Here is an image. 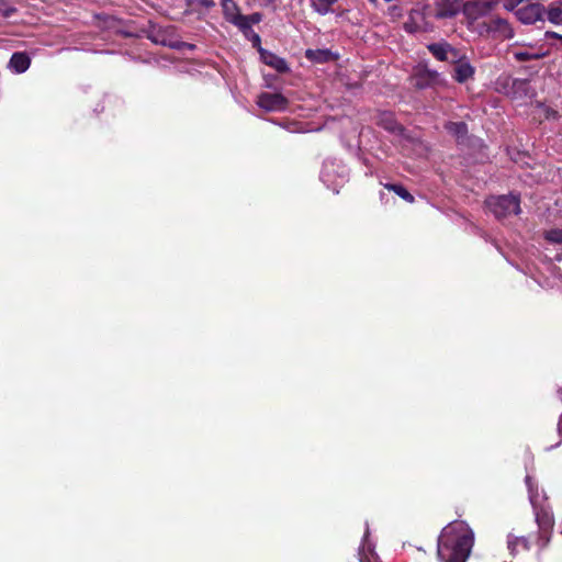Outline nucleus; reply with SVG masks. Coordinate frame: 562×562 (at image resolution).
Returning a JSON list of instances; mask_svg holds the SVG:
<instances>
[{"mask_svg": "<svg viewBox=\"0 0 562 562\" xmlns=\"http://www.w3.org/2000/svg\"><path fill=\"white\" fill-rule=\"evenodd\" d=\"M446 130L454 135L458 139L463 138L468 133V126L464 122H448L445 125Z\"/></svg>", "mask_w": 562, "mask_h": 562, "instance_id": "23", "label": "nucleus"}, {"mask_svg": "<svg viewBox=\"0 0 562 562\" xmlns=\"http://www.w3.org/2000/svg\"><path fill=\"white\" fill-rule=\"evenodd\" d=\"M427 15H429L428 12L422 11L419 9H413L409 12L408 20L404 23V30L407 33L427 31Z\"/></svg>", "mask_w": 562, "mask_h": 562, "instance_id": "12", "label": "nucleus"}, {"mask_svg": "<svg viewBox=\"0 0 562 562\" xmlns=\"http://www.w3.org/2000/svg\"><path fill=\"white\" fill-rule=\"evenodd\" d=\"M526 484H527L528 492H529L530 503L533 506L535 512H536V521L538 525V529L541 530L542 535H549V533H551L552 528H553V517L549 512H547L544 509H541V510L537 509L540 501H539V494L537 491V486H535V483H533L531 476H529V475L526 476Z\"/></svg>", "mask_w": 562, "mask_h": 562, "instance_id": "4", "label": "nucleus"}, {"mask_svg": "<svg viewBox=\"0 0 562 562\" xmlns=\"http://www.w3.org/2000/svg\"><path fill=\"white\" fill-rule=\"evenodd\" d=\"M558 116H559L558 111L552 110V109H547L546 110V117L547 119H557Z\"/></svg>", "mask_w": 562, "mask_h": 562, "instance_id": "35", "label": "nucleus"}, {"mask_svg": "<svg viewBox=\"0 0 562 562\" xmlns=\"http://www.w3.org/2000/svg\"><path fill=\"white\" fill-rule=\"evenodd\" d=\"M486 31L496 40H508L514 36V30L507 20L496 16L485 23Z\"/></svg>", "mask_w": 562, "mask_h": 562, "instance_id": "8", "label": "nucleus"}, {"mask_svg": "<svg viewBox=\"0 0 562 562\" xmlns=\"http://www.w3.org/2000/svg\"><path fill=\"white\" fill-rule=\"evenodd\" d=\"M321 180L327 188L338 193L339 188L348 180V170L335 160H326L321 171Z\"/></svg>", "mask_w": 562, "mask_h": 562, "instance_id": "2", "label": "nucleus"}, {"mask_svg": "<svg viewBox=\"0 0 562 562\" xmlns=\"http://www.w3.org/2000/svg\"><path fill=\"white\" fill-rule=\"evenodd\" d=\"M376 124L396 135H401L404 131L402 125L396 122L394 114L391 112L380 113L376 119Z\"/></svg>", "mask_w": 562, "mask_h": 562, "instance_id": "15", "label": "nucleus"}, {"mask_svg": "<svg viewBox=\"0 0 562 562\" xmlns=\"http://www.w3.org/2000/svg\"><path fill=\"white\" fill-rule=\"evenodd\" d=\"M548 19L552 23H562V2H555L549 7Z\"/></svg>", "mask_w": 562, "mask_h": 562, "instance_id": "26", "label": "nucleus"}, {"mask_svg": "<svg viewBox=\"0 0 562 562\" xmlns=\"http://www.w3.org/2000/svg\"><path fill=\"white\" fill-rule=\"evenodd\" d=\"M558 431H559V435L562 437V415L560 416V419H559Z\"/></svg>", "mask_w": 562, "mask_h": 562, "instance_id": "38", "label": "nucleus"}, {"mask_svg": "<svg viewBox=\"0 0 562 562\" xmlns=\"http://www.w3.org/2000/svg\"><path fill=\"white\" fill-rule=\"evenodd\" d=\"M221 5L223 9V15L227 22L238 27L239 22L245 21L239 7L234 0H221Z\"/></svg>", "mask_w": 562, "mask_h": 562, "instance_id": "13", "label": "nucleus"}, {"mask_svg": "<svg viewBox=\"0 0 562 562\" xmlns=\"http://www.w3.org/2000/svg\"><path fill=\"white\" fill-rule=\"evenodd\" d=\"M31 59L25 53H14L10 59L9 66L18 74H22L30 67Z\"/></svg>", "mask_w": 562, "mask_h": 562, "instance_id": "18", "label": "nucleus"}, {"mask_svg": "<svg viewBox=\"0 0 562 562\" xmlns=\"http://www.w3.org/2000/svg\"><path fill=\"white\" fill-rule=\"evenodd\" d=\"M240 32L244 34V36L247 40H249L252 43L254 47H258V49L261 48L260 47L261 38H260L259 34H257L252 29H250V31H240Z\"/></svg>", "mask_w": 562, "mask_h": 562, "instance_id": "29", "label": "nucleus"}, {"mask_svg": "<svg viewBox=\"0 0 562 562\" xmlns=\"http://www.w3.org/2000/svg\"><path fill=\"white\" fill-rule=\"evenodd\" d=\"M546 240L551 244H562V229L561 228H552L546 231L543 234Z\"/></svg>", "mask_w": 562, "mask_h": 562, "instance_id": "27", "label": "nucleus"}, {"mask_svg": "<svg viewBox=\"0 0 562 562\" xmlns=\"http://www.w3.org/2000/svg\"><path fill=\"white\" fill-rule=\"evenodd\" d=\"M514 58L517 61H526V60H532V59H540L547 55L546 52L537 50L531 52L529 49H522V50H516L513 53Z\"/></svg>", "mask_w": 562, "mask_h": 562, "instance_id": "22", "label": "nucleus"}, {"mask_svg": "<svg viewBox=\"0 0 562 562\" xmlns=\"http://www.w3.org/2000/svg\"><path fill=\"white\" fill-rule=\"evenodd\" d=\"M15 11V9L10 5L5 0H0V14L4 18H9L12 15V13Z\"/></svg>", "mask_w": 562, "mask_h": 562, "instance_id": "30", "label": "nucleus"}, {"mask_svg": "<svg viewBox=\"0 0 562 562\" xmlns=\"http://www.w3.org/2000/svg\"><path fill=\"white\" fill-rule=\"evenodd\" d=\"M552 36L558 37V38H560L562 41V35H559L557 33H552Z\"/></svg>", "mask_w": 562, "mask_h": 562, "instance_id": "39", "label": "nucleus"}, {"mask_svg": "<svg viewBox=\"0 0 562 562\" xmlns=\"http://www.w3.org/2000/svg\"><path fill=\"white\" fill-rule=\"evenodd\" d=\"M512 87L515 91L522 92L525 94H527L529 90V83L527 80L524 79H513Z\"/></svg>", "mask_w": 562, "mask_h": 562, "instance_id": "28", "label": "nucleus"}, {"mask_svg": "<svg viewBox=\"0 0 562 562\" xmlns=\"http://www.w3.org/2000/svg\"><path fill=\"white\" fill-rule=\"evenodd\" d=\"M337 0H310L311 8L321 15H326L333 11V5Z\"/></svg>", "mask_w": 562, "mask_h": 562, "instance_id": "21", "label": "nucleus"}, {"mask_svg": "<svg viewBox=\"0 0 562 562\" xmlns=\"http://www.w3.org/2000/svg\"><path fill=\"white\" fill-rule=\"evenodd\" d=\"M387 14L396 20V19H400L402 15H403V10L400 5H391L389 9H387Z\"/></svg>", "mask_w": 562, "mask_h": 562, "instance_id": "32", "label": "nucleus"}, {"mask_svg": "<svg viewBox=\"0 0 562 562\" xmlns=\"http://www.w3.org/2000/svg\"><path fill=\"white\" fill-rule=\"evenodd\" d=\"M305 57L313 63H328L335 60L337 55L333 53L330 49H307L305 52Z\"/></svg>", "mask_w": 562, "mask_h": 562, "instance_id": "17", "label": "nucleus"}, {"mask_svg": "<svg viewBox=\"0 0 562 562\" xmlns=\"http://www.w3.org/2000/svg\"><path fill=\"white\" fill-rule=\"evenodd\" d=\"M550 536L551 533L549 535H542L541 533V530L539 529L538 530V539H537V543L538 546L540 547V549H543L550 541Z\"/></svg>", "mask_w": 562, "mask_h": 562, "instance_id": "33", "label": "nucleus"}, {"mask_svg": "<svg viewBox=\"0 0 562 562\" xmlns=\"http://www.w3.org/2000/svg\"><path fill=\"white\" fill-rule=\"evenodd\" d=\"M369 527H366L363 542L359 548V560L360 562H371V558H374L372 546L368 542Z\"/></svg>", "mask_w": 562, "mask_h": 562, "instance_id": "20", "label": "nucleus"}, {"mask_svg": "<svg viewBox=\"0 0 562 562\" xmlns=\"http://www.w3.org/2000/svg\"><path fill=\"white\" fill-rule=\"evenodd\" d=\"M544 8L539 3H530L515 11L517 19L524 24H532L542 19Z\"/></svg>", "mask_w": 562, "mask_h": 562, "instance_id": "10", "label": "nucleus"}, {"mask_svg": "<svg viewBox=\"0 0 562 562\" xmlns=\"http://www.w3.org/2000/svg\"><path fill=\"white\" fill-rule=\"evenodd\" d=\"M483 1L485 2V4L490 5L491 10L499 2V0H483Z\"/></svg>", "mask_w": 562, "mask_h": 562, "instance_id": "36", "label": "nucleus"}, {"mask_svg": "<svg viewBox=\"0 0 562 562\" xmlns=\"http://www.w3.org/2000/svg\"><path fill=\"white\" fill-rule=\"evenodd\" d=\"M485 204L497 218L520 213L519 198L513 194L491 196L485 201Z\"/></svg>", "mask_w": 562, "mask_h": 562, "instance_id": "3", "label": "nucleus"}, {"mask_svg": "<svg viewBox=\"0 0 562 562\" xmlns=\"http://www.w3.org/2000/svg\"><path fill=\"white\" fill-rule=\"evenodd\" d=\"M387 190L393 191L398 196H401L403 200H405L408 203L414 202V196L401 184H394V183H387L384 186Z\"/></svg>", "mask_w": 562, "mask_h": 562, "instance_id": "25", "label": "nucleus"}, {"mask_svg": "<svg viewBox=\"0 0 562 562\" xmlns=\"http://www.w3.org/2000/svg\"><path fill=\"white\" fill-rule=\"evenodd\" d=\"M522 548L524 550H530L529 539L526 537H516L513 533L507 536V548L512 555H516L519 550L518 548Z\"/></svg>", "mask_w": 562, "mask_h": 562, "instance_id": "19", "label": "nucleus"}, {"mask_svg": "<svg viewBox=\"0 0 562 562\" xmlns=\"http://www.w3.org/2000/svg\"><path fill=\"white\" fill-rule=\"evenodd\" d=\"M474 543V533L462 520L448 524L440 532L437 557L440 562H467Z\"/></svg>", "mask_w": 562, "mask_h": 562, "instance_id": "1", "label": "nucleus"}, {"mask_svg": "<svg viewBox=\"0 0 562 562\" xmlns=\"http://www.w3.org/2000/svg\"><path fill=\"white\" fill-rule=\"evenodd\" d=\"M428 50L441 61L457 63L459 60V52L446 42L429 44Z\"/></svg>", "mask_w": 562, "mask_h": 562, "instance_id": "9", "label": "nucleus"}, {"mask_svg": "<svg viewBox=\"0 0 562 562\" xmlns=\"http://www.w3.org/2000/svg\"><path fill=\"white\" fill-rule=\"evenodd\" d=\"M412 79L413 85L418 89L441 85L443 81L438 71L428 69L426 67L418 68Z\"/></svg>", "mask_w": 562, "mask_h": 562, "instance_id": "7", "label": "nucleus"}, {"mask_svg": "<svg viewBox=\"0 0 562 562\" xmlns=\"http://www.w3.org/2000/svg\"><path fill=\"white\" fill-rule=\"evenodd\" d=\"M243 19L245 21L244 22H239L238 29L240 31H250L252 24H258L259 22H261L262 14L259 13V12H255V13L249 14V15H244L243 14Z\"/></svg>", "mask_w": 562, "mask_h": 562, "instance_id": "24", "label": "nucleus"}, {"mask_svg": "<svg viewBox=\"0 0 562 562\" xmlns=\"http://www.w3.org/2000/svg\"><path fill=\"white\" fill-rule=\"evenodd\" d=\"M453 69V78L458 82H465L468 79L472 78L474 75V68L470 65L469 61H464L461 59L459 55V60L454 63Z\"/></svg>", "mask_w": 562, "mask_h": 562, "instance_id": "16", "label": "nucleus"}, {"mask_svg": "<svg viewBox=\"0 0 562 562\" xmlns=\"http://www.w3.org/2000/svg\"><path fill=\"white\" fill-rule=\"evenodd\" d=\"M524 0H506L504 3V8L507 11H516V8Z\"/></svg>", "mask_w": 562, "mask_h": 562, "instance_id": "34", "label": "nucleus"}, {"mask_svg": "<svg viewBox=\"0 0 562 562\" xmlns=\"http://www.w3.org/2000/svg\"><path fill=\"white\" fill-rule=\"evenodd\" d=\"M259 53H260L261 60L266 65L276 69L277 71L285 72L289 70L288 64L283 58L279 57L276 54L268 52L263 48H259Z\"/></svg>", "mask_w": 562, "mask_h": 562, "instance_id": "14", "label": "nucleus"}, {"mask_svg": "<svg viewBox=\"0 0 562 562\" xmlns=\"http://www.w3.org/2000/svg\"><path fill=\"white\" fill-rule=\"evenodd\" d=\"M434 5L435 11L428 12L429 15L438 20L452 19L461 11L462 0H435Z\"/></svg>", "mask_w": 562, "mask_h": 562, "instance_id": "5", "label": "nucleus"}, {"mask_svg": "<svg viewBox=\"0 0 562 562\" xmlns=\"http://www.w3.org/2000/svg\"><path fill=\"white\" fill-rule=\"evenodd\" d=\"M257 104L267 112H278L286 109L288 99L281 93L262 92L258 95Z\"/></svg>", "mask_w": 562, "mask_h": 562, "instance_id": "6", "label": "nucleus"}, {"mask_svg": "<svg viewBox=\"0 0 562 562\" xmlns=\"http://www.w3.org/2000/svg\"><path fill=\"white\" fill-rule=\"evenodd\" d=\"M189 7H203L212 8L214 5L213 0H186Z\"/></svg>", "mask_w": 562, "mask_h": 562, "instance_id": "31", "label": "nucleus"}, {"mask_svg": "<svg viewBox=\"0 0 562 562\" xmlns=\"http://www.w3.org/2000/svg\"><path fill=\"white\" fill-rule=\"evenodd\" d=\"M173 47H177V48L187 47L188 49H193L194 45L193 44H188V43H181L179 45H175Z\"/></svg>", "mask_w": 562, "mask_h": 562, "instance_id": "37", "label": "nucleus"}, {"mask_svg": "<svg viewBox=\"0 0 562 562\" xmlns=\"http://www.w3.org/2000/svg\"><path fill=\"white\" fill-rule=\"evenodd\" d=\"M461 10L465 18L471 21H475L491 11L490 5L485 4L483 0H470L462 2Z\"/></svg>", "mask_w": 562, "mask_h": 562, "instance_id": "11", "label": "nucleus"}]
</instances>
